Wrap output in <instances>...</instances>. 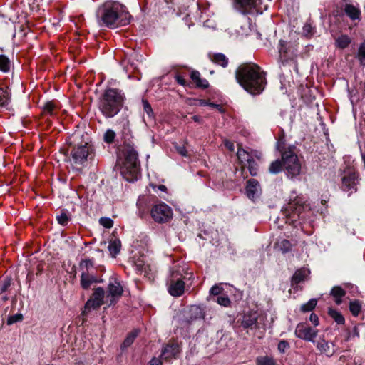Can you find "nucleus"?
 <instances>
[{"mask_svg":"<svg viewBox=\"0 0 365 365\" xmlns=\"http://www.w3.org/2000/svg\"><path fill=\"white\" fill-rule=\"evenodd\" d=\"M67 142L70 152L69 161L73 168L80 170L93 155V148L88 135L76 131L68 138Z\"/></svg>","mask_w":365,"mask_h":365,"instance_id":"nucleus-1","label":"nucleus"},{"mask_svg":"<svg viewBox=\"0 0 365 365\" xmlns=\"http://www.w3.org/2000/svg\"><path fill=\"white\" fill-rule=\"evenodd\" d=\"M237 82L252 95L260 93L266 85L265 74L256 64L240 67L236 72Z\"/></svg>","mask_w":365,"mask_h":365,"instance_id":"nucleus-2","label":"nucleus"},{"mask_svg":"<svg viewBox=\"0 0 365 365\" xmlns=\"http://www.w3.org/2000/svg\"><path fill=\"white\" fill-rule=\"evenodd\" d=\"M96 15L100 26L114 28L130 23V14L123 11L121 5L116 2H106L98 8Z\"/></svg>","mask_w":365,"mask_h":365,"instance_id":"nucleus-3","label":"nucleus"},{"mask_svg":"<svg viewBox=\"0 0 365 365\" xmlns=\"http://www.w3.org/2000/svg\"><path fill=\"white\" fill-rule=\"evenodd\" d=\"M125 98L122 91L117 88H107L99 98L98 109L106 118H113L120 111Z\"/></svg>","mask_w":365,"mask_h":365,"instance_id":"nucleus-4","label":"nucleus"},{"mask_svg":"<svg viewBox=\"0 0 365 365\" xmlns=\"http://www.w3.org/2000/svg\"><path fill=\"white\" fill-rule=\"evenodd\" d=\"M125 160L120 169L123 178L128 182H134L138 180L140 174V163L138 158L137 151L130 145H127L123 149Z\"/></svg>","mask_w":365,"mask_h":365,"instance_id":"nucleus-5","label":"nucleus"},{"mask_svg":"<svg viewBox=\"0 0 365 365\" xmlns=\"http://www.w3.org/2000/svg\"><path fill=\"white\" fill-rule=\"evenodd\" d=\"M237 156L242 165L247 166L251 175H257V164L255 159H260L261 153L259 152L257 150H248L242 148H238Z\"/></svg>","mask_w":365,"mask_h":365,"instance_id":"nucleus-6","label":"nucleus"},{"mask_svg":"<svg viewBox=\"0 0 365 365\" xmlns=\"http://www.w3.org/2000/svg\"><path fill=\"white\" fill-rule=\"evenodd\" d=\"M282 159L283 167L289 178H293L300 174L301 163L297 155L292 150L283 152Z\"/></svg>","mask_w":365,"mask_h":365,"instance_id":"nucleus-7","label":"nucleus"},{"mask_svg":"<svg viewBox=\"0 0 365 365\" xmlns=\"http://www.w3.org/2000/svg\"><path fill=\"white\" fill-rule=\"evenodd\" d=\"M304 200L301 196L291 197L288 206L285 208L284 215H286L290 222H294L300 217L304 207Z\"/></svg>","mask_w":365,"mask_h":365,"instance_id":"nucleus-8","label":"nucleus"},{"mask_svg":"<svg viewBox=\"0 0 365 365\" xmlns=\"http://www.w3.org/2000/svg\"><path fill=\"white\" fill-rule=\"evenodd\" d=\"M182 275V269L180 267H175L171 270L168 291L172 296L179 297L184 293L185 283L180 279Z\"/></svg>","mask_w":365,"mask_h":365,"instance_id":"nucleus-9","label":"nucleus"},{"mask_svg":"<svg viewBox=\"0 0 365 365\" xmlns=\"http://www.w3.org/2000/svg\"><path fill=\"white\" fill-rule=\"evenodd\" d=\"M153 219L159 223L167 222L173 217V210L164 202L155 205L150 211Z\"/></svg>","mask_w":365,"mask_h":365,"instance_id":"nucleus-10","label":"nucleus"},{"mask_svg":"<svg viewBox=\"0 0 365 365\" xmlns=\"http://www.w3.org/2000/svg\"><path fill=\"white\" fill-rule=\"evenodd\" d=\"M106 303V296L103 288L98 287L94 289L91 298L86 302L83 314H86L91 309H96L99 308L102 304Z\"/></svg>","mask_w":365,"mask_h":365,"instance_id":"nucleus-11","label":"nucleus"},{"mask_svg":"<svg viewBox=\"0 0 365 365\" xmlns=\"http://www.w3.org/2000/svg\"><path fill=\"white\" fill-rule=\"evenodd\" d=\"M123 289L119 281L115 278H110L108 284V294L106 303L108 306L115 304L123 294Z\"/></svg>","mask_w":365,"mask_h":365,"instance_id":"nucleus-12","label":"nucleus"},{"mask_svg":"<svg viewBox=\"0 0 365 365\" xmlns=\"http://www.w3.org/2000/svg\"><path fill=\"white\" fill-rule=\"evenodd\" d=\"M359 175L354 171L346 173L341 178V189L349 195L357 190Z\"/></svg>","mask_w":365,"mask_h":365,"instance_id":"nucleus-13","label":"nucleus"},{"mask_svg":"<svg viewBox=\"0 0 365 365\" xmlns=\"http://www.w3.org/2000/svg\"><path fill=\"white\" fill-rule=\"evenodd\" d=\"M294 334L299 339L314 343V339L318 334V331L306 324L300 323L296 327Z\"/></svg>","mask_w":365,"mask_h":365,"instance_id":"nucleus-14","label":"nucleus"},{"mask_svg":"<svg viewBox=\"0 0 365 365\" xmlns=\"http://www.w3.org/2000/svg\"><path fill=\"white\" fill-rule=\"evenodd\" d=\"M279 51L281 61L284 64L289 59H292L297 56V45L281 40L279 41Z\"/></svg>","mask_w":365,"mask_h":365,"instance_id":"nucleus-15","label":"nucleus"},{"mask_svg":"<svg viewBox=\"0 0 365 365\" xmlns=\"http://www.w3.org/2000/svg\"><path fill=\"white\" fill-rule=\"evenodd\" d=\"M246 193L247 197L252 200L259 197L261 187L257 180L250 179L247 182Z\"/></svg>","mask_w":365,"mask_h":365,"instance_id":"nucleus-16","label":"nucleus"},{"mask_svg":"<svg viewBox=\"0 0 365 365\" xmlns=\"http://www.w3.org/2000/svg\"><path fill=\"white\" fill-rule=\"evenodd\" d=\"M236 4L242 9V13H248L252 9H255L257 11H259L261 0H235Z\"/></svg>","mask_w":365,"mask_h":365,"instance_id":"nucleus-17","label":"nucleus"},{"mask_svg":"<svg viewBox=\"0 0 365 365\" xmlns=\"http://www.w3.org/2000/svg\"><path fill=\"white\" fill-rule=\"evenodd\" d=\"M258 314L255 312H248L243 316L241 324L244 328L257 329Z\"/></svg>","mask_w":365,"mask_h":365,"instance_id":"nucleus-18","label":"nucleus"},{"mask_svg":"<svg viewBox=\"0 0 365 365\" xmlns=\"http://www.w3.org/2000/svg\"><path fill=\"white\" fill-rule=\"evenodd\" d=\"M317 348L322 354L329 357L333 356L335 353L334 344L329 343L324 339H320L317 343Z\"/></svg>","mask_w":365,"mask_h":365,"instance_id":"nucleus-19","label":"nucleus"},{"mask_svg":"<svg viewBox=\"0 0 365 365\" xmlns=\"http://www.w3.org/2000/svg\"><path fill=\"white\" fill-rule=\"evenodd\" d=\"M179 352V346L177 344H168L163 348L161 357L165 360H169L175 358Z\"/></svg>","mask_w":365,"mask_h":365,"instance_id":"nucleus-20","label":"nucleus"},{"mask_svg":"<svg viewBox=\"0 0 365 365\" xmlns=\"http://www.w3.org/2000/svg\"><path fill=\"white\" fill-rule=\"evenodd\" d=\"M96 278L87 272L83 271L81 277V286L83 289H88L93 283L97 282Z\"/></svg>","mask_w":365,"mask_h":365,"instance_id":"nucleus-21","label":"nucleus"},{"mask_svg":"<svg viewBox=\"0 0 365 365\" xmlns=\"http://www.w3.org/2000/svg\"><path fill=\"white\" fill-rule=\"evenodd\" d=\"M344 11L345 14L351 19L356 20L360 18V10L358 7L351 4H346L344 6Z\"/></svg>","mask_w":365,"mask_h":365,"instance_id":"nucleus-22","label":"nucleus"},{"mask_svg":"<svg viewBox=\"0 0 365 365\" xmlns=\"http://www.w3.org/2000/svg\"><path fill=\"white\" fill-rule=\"evenodd\" d=\"M121 242L119 239L111 240L108 249L113 257H115L120 251Z\"/></svg>","mask_w":365,"mask_h":365,"instance_id":"nucleus-23","label":"nucleus"},{"mask_svg":"<svg viewBox=\"0 0 365 365\" xmlns=\"http://www.w3.org/2000/svg\"><path fill=\"white\" fill-rule=\"evenodd\" d=\"M309 272L306 269H301L295 272L292 277V283L298 284L306 279Z\"/></svg>","mask_w":365,"mask_h":365,"instance_id":"nucleus-24","label":"nucleus"},{"mask_svg":"<svg viewBox=\"0 0 365 365\" xmlns=\"http://www.w3.org/2000/svg\"><path fill=\"white\" fill-rule=\"evenodd\" d=\"M255 362L256 365H278L276 360L269 356H257Z\"/></svg>","mask_w":365,"mask_h":365,"instance_id":"nucleus-25","label":"nucleus"},{"mask_svg":"<svg viewBox=\"0 0 365 365\" xmlns=\"http://www.w3.org/2000/svg\"><path fill=\"white\" fill-rule=\"evenodd\" d=\"M190 78L199 87L207 88L208 86L207 81L201 79L200 73L197 71H193L191 72Z\"/></svg>","mask_w":365,"mask_h":365,"instance_id":"nucleus-26","label":"nucleus"},{"mask_svg":"<svg viewBox=\"0 0 365 365\" xmlns=\"http://www.w3.org/2000/svg\"><path fill=\"white\" fill-rule=\"evenodd\" d=\"M211 60L216 64L220 65L222 67H226L228 64V58L222 53H215L210 56Z\"/></svg>","mask_w":365,"mask_h":365,"instance_id":"nucleus-27","label":"nucleus"},{"mask_svg":"<svg viewBox=\"0 0 365 365\" xmlns=\"http://www.w3.org/2000/svg\"><path fill=\"white\" fill-rule=\"evenodd\" d=\"M345 291L340 287H334L331 291V294L335 298L337 304L341 303V298L345 295Z\"/></svg>","mask_w":365,"mask_h":365,"instance_id":"nucleus-28","label":"nucleus"},{"mask_svg":"<svg viewBox=\"0 0 365 365\" xmlns=\"http://www.w3.org/2000/svg\"><path fill=\"white\" fill-rule=\"evenodd\" d=\"M292 245L285 239L279 240L276 244V247L283 253L288 252L291 250Z\"/></svg>","mask_w":365,"mask_h":365,"instance_id":"nucleus-29","label":"nucleus"},{"mask_svg":"<svg viewBox=\"0 0 365 365\" xmlns=\"http://www.w3.org/2000/svg\"><path fill=\"white\" fill-rule=\"evenodd\" d=\"M135 270L138 274H146L149 266L145 264L143 259H138L135 262Z\"/></svg>","mask_w":365,"mask_h":365,"instance_id":"nucleus-30","label":"nucleus"},{"mask_svg":"<svg viewBox=\"0 0 365 365\" xmlns=\"http://www.w3.org/2000/svg\"><path fill=\"white\" fill-rule=\"evenodd\" d=\"M351 43V38L346 35H341L336 39V45L340 48H346Z\"/></svg>","mask_w":365,"mask_h":365,"instance_id":"nucleus-31","label":"nucleus"},{"mask_svg":"<svg viewBox=\"0 0 365 365\" xmlns=\"http://www.w3.org/2000/svg\"><path fill=\"white\" fill-rule=\"evenodd\" d=\"M10 101V93L7 89L0 88V107L5 106Z\"/></svg>","mask_w":365,"mask_h":365,"instance_id":"nucleus-32","label":"nucleus"},{"mask_svg":"<svg viewBox=\"0 0 365 365\" xmlns=\"http://www.w3.org/2000/svg\"><path fill=\"white\" fill-rule=\"evenodd\" d=\"M10 66L9 59L4 55H0V70L3 72H8Z\"/></svg>","mask_w":365,"mask_h":365,"instance_id":"nucleus-33","label":"nucleus"},{"mask_svg":"<svg viewBox=\"0 0 365 365\" xmlns=\"http://www.w3.org/2000/svg\"><path fill=\"white\" fill-rule=\"evenodd\" d=\"M282 166L283 162L282 163L279 160H274L271 163L269 168V171L272 174H277L282 170Z\"/></svg>","mask_w":365,"mask_h":365,"instance_id":"nucleus-34","label":"nucleus"},{"mask_svg":"<svg viewBox=\"0 0 365 365\" xmlns=\"http://www.w3.org/2000/svg\"><path fill=\"white\" fill-rule=\"evenodd\" d=\"M329 314L335 320L337 324H342L344 323L345 319L344 317L336 310L329 309Z\"/></svg>","mask_w":365,"mask_h":365,"instance_id":"nucleus-35","label":"nucleus"},{"mask_svg":"<svg viewBox=\"0 0 365 365\" xmlns=\"http://www.w3.org/2000/svg\"><path fill=\"white\" fill-rule=\"evenodd\" d=\"M314 34V28L312 26V25L309 22L305 23L302 27V35L307 38H309L312 36Z\"/></svg>","mask_w":365,"mask_h":365,"instance_id":"nucleus-36","label":"nucleus"},{"mask_svg":"<svg viewBox=\"0 0 365 365\" xmlns=\"http://www.w3.org/2000/svg\"><path fill=\"white\" fill-rule=\"evenodd\" d=\"M138 334V331L137 330L133 331L129 335L126 337V339L124 340L122 347L123 348H127L130 346L134 341L135 339Z\"/></svg>","mask_w":365,"mask_h":365,"instance_id":"nucleus-37","label":"nucleus"},{"mask_svg":"<svg viewBox=\"0 0 365 365\" xmlns=\"http://www.w3.org/2000/svg\"><path fill=\"white\" fill-rule=\"evenodd\" d=\"M361 304L359 301H352L349 304V309L354 316H357L361 311Z\"/></svg>","mask_w":365,"mask_h":365,"instance_id":"nucleus-38","label":"nucleus"},{"mask_svg":"<svg viewBox=\"0 0 365 365\" xmlns=\"http://www.w3.org/2000/svg\"><path fill=\"white\" fill-rule=\"evenodd\" d=\"M317 303V302L315 299H311L309 302L301 306V310L302 312L312 311L316 307Z\"/></svg>","mask_w":365,"mask_h":365,"instance_id":"nucleus-39","label":"nucleus"},{"mask_svg":"<svg viewBox=\"0 0 365 365\" xmlns=\"http://www.w3.org/2000/svg\"><path fill=\"white\" fill-rule=\"evenodd\" d=\"M115 138V133L111 129H108L103 135V140L107 143H113Z\"/></svg>","mask_w":365,"mask_h":365,"instance_id":"nucleus-40","label":"nucleus"},{"mask_svg":"<svg viewBox=\"0 0 365 365\" xmlns=\"http://www.w3.org/2000/svg\"><path fill=\"white\" fill-rule=\"evenodd\" d=\"M215 301L217 304L223 307H228L230 304V299L225 295L217 297Z\"/></svg>","mask_w":365,"mask_h":365,"instance_id":"nucleus-41","label":"nucleus"},{"mask_svg":"<svg viewBox=\"0 0 365 365\" xmlns=\"http://www.w3.org/2000/svg\"><path fill=\"white\" fill-rule=\"evenodd\" d=\"M93 263L91 259H83L80 263V268L85 272H88L90 267H93Z\"/></svg>","mask_w":365,"mask_h":365,"instance_id":"nucleus-42","label":"nucleus"},{"mask_svg":"<svg viewBox=\"0 0 365 365\" xmlns=\"http://www.w3.org/2000/svg\"><path fill=\"white\" fill-rule=\"evenodd\" d=\"M99 223L106 228H111L113 226V220L109 217H101Z\"/></svg>","mask_w":365,"mask_h":365,"instance_id":"nucleus-43","label":"nucleus"},{"mask_svg":"<svg viewBox=\"0 0 365 365\" xmlns=\"http://www.w3.org/2000/svg\"><path fill=\"white\" fill-rule=\"evenodd\" d=\"M56 220H57L58 224H60L61 225H63V226L66 225L68 223L69 220H70V219H69L68 216L67 215V214H66L64 212L61 213L59 215H57L56 216Z\"/></svg>","mask_w":365,"mask_h":365,"instance_id":"nucleus-44","label":"nucleus"},{"mask_svg":"<svg viewBox=\"0 0 365 365\" xmlns=\"http://www.w3.org/2000/svg\"><path fill=\"white\" fill-rule=\"evenodd\" d=\"M55 104L53 102L50 101L45 103L43 106V110L44 112L48 113L50 115H53V111L55 109Z\"/></svg>","mask_w":365,"mask_h":365,"instance_id":"nucleus-45","label":"nucleus"},{"mask_svg":"<svg viewBox=\"0 0 365 365\" xmlns=\"http://www.w3.org/2000/svg\"><path fill=\"white\" fill-rule=\"evenodd\" d=\"M355 337H356V338L359 337V333L358 329L356 327H354L353 328L351 331L348 333L346 340L349 341Z\"/></svg>","mask_w":365,"mask_h":365,"instance_id":"nucleus-46","label":"nucleus"},{"mask_svg":"<svg viewBox=\"0 0 365 365\" xmlns=\"http://www.w3.org/2000/svg\"><path fill=\"white\" fill-rule=\"evenodd\" d=\"M143 105L144 110L146 112L147 115L150 118L153 117V113L152 108H151L150 105L149 104V103L147 101H143Z\"/></svg>","mask_w":365,"mask_h":365,"instance_id":"nucleus-47","label":"nucleus"},{"mask_svg":"<svg viewBox=\"0 0 365 365\" xmlns=\"http://www.w3.org/2000/svg\"><path fill=\"white\" fill-rule=\"evenodd\" d=\"M289 347L288 342L286 341H280L278 344L277 349L279 352L284 353L285 351Z\"/></svg>","mask_w":365,"mask_h":365,"instance_id":"nucleus-48","label":"nucleus"},{"mask_svg":"<svg viewBox=\"0 0 365 365\" xmlns=\"http://www.w3.org/2000/svg\"><path fill=\"white\" fill-rule=\"evenodd\" d=\"M358 56L361 62L365 59V41L360 45Z\"/></svg>","mask_w":365,"mask_h":365,"instance_id":"nucleus-49","label":"nucleus"},{"mask_svg":"<svg viewBox=\"0 0 365 365\" xmlns=\"http://www.w3.org/2000/svg\"><path fill=\"white\" fill-rule=\"evenodd\" d=\"M222 290H223L222 287H220L217 284H215L211 287V289L210 290V294L217 296V295H219L222 292Z\"/></svg>","mask_w":365,"mask_h":365,"instance_id":"nucleus-50","label":"nucleus"},{"mask_svg":"<svg viewBox=\"0 0 365 365\" xmlns=\"http://www.w3.org/2000/svg\"><path fill=\"white\" fill-rule=\"evenodd\" d=\"M175 148L177 152L182 156L186 157L187 155V151L185 145H175Z\"/></svg>","mask_w":365,"mask_h":365,"instance_id":"nucleus-51","label":"nucleus"},{"mask_svg":"<svg viewBox=\"0 0 365 365\" xmlns=\"http://www.w3.org/2000/svg\"><path fill=\"white\" fill-rule=\"evenodd\" d=\"M22 319H23V317H22L21 314L13 315L8 319V324H14L15 322L22 320Z\"/></svg>","mask_w":365,"mask_h":365,"instance_id":"nucleus-52","label":"nucleus"},{"mask_svg":"<svg viewBox=\"0 0 365 365\" xmlns=\"http://www.w3.org/2000/svg\"><path fill=\"white\" fill-rule=\"evenodd\" d=\"M309 319L314 324V326H317L319 324V318L315 314L312 313L309 317Z\"/></svg>","mask_w":365,"mask_h":365,"instance_id":"nucleus-53","label":"nucleus"},{"mask_svg":"<svg viewBox=\"0 0 365 365\" xmlns=\"http://www.w3.org/2000/svg\"><path fill=\"white\" fill-rule=\"evenodd\" d=\"M224 145L230 151H233L234 150V148H235V146H234V144L233 143L227 140H224Z\"/></svg>","mask_w":365,"mask_h":365,"instance_id":"nucleus-54","label":"nucleus"},{"mask_svg":"<svg viewBox=\"0 0 365 365\" xmlns=\"http://www.w3.org/2000/svg\"><path fill=\"white\" fill-rule=\"evenodd\" d=\"M148 365H162V361L158 358H153Z\"/></svg>","mask_w":365,"mask_h":365,"instance_id":"nucleus-55","label":"nucleus"},{"mask_svg":"<svg viewBox=\"0 0 365 365\" xmlns=\"http://www.w3.org/2000/svg\"><path fill=\"white\" fill-rule=\"evenodd\" d=\"M175 79L177 82L182 86H185L186 84L185 80L180 76H176Z\"/></svg>","mask_w":365,"mask_h":365,"instance_id":"nucleus-56","label":"nucleus"},{"mask_svg":"<svg viewBox=\"0 0 365 365\" xmlns=\"http://www.w3.org/2000/svg\"><path fill=\"white\" fill-rule=\"evenodd\" d=\"M209 106L212 107V108H217L218 109L220 112H222V107L218 105V104H215V103H209Z\"/></svg>","mask_w":365,"mask_h":365,"instance_id":"nucleus-57","label":"nucleus"},{"mask_svg":"<svg viewBox=\"0 0 365 365\" xmlns=\"http://www.w3.org/2000/svg\"><path fill=\"white\" fill-rule=\"evenodd\" d=\"M158 189L161 191L165 192L166 190V187L165 185H161L158 187Z\"/></svg>","mask_w":365,"mask_h":365,"instance_id":"nucleus-58","label":"nucleus"},{"mask_svg":"<svg viewBox=\"0 0 365 365\" xmlns=\"http://www.w3.org/2000/svg\"><path fill=\"white\" fill-rule=\"evenodd\" d=\"M192 119H193V120H194V121H195V122H200V117H199V116H197V115H194V116L192 117Z\"/></svg>","mask_w":365,"mask_h":365,"instance_id":"nucleus-59","label":"nucleus"},{"mask_svg":"<svg viewBox=\"0 0 365 365\" xmlns=\"http://www.w3.org/2000/svg\"><path fill=\"white\" fill-rule=\"evenodd\" d=\"M200 105L201 106H209V103L206 102L205 101H201Z\"/></svg>","mask_w":365,"mask_h":365,"instance_id":"nucleus-60","label":"nucleus"},{"mask_svg":"<svg viewBox=\"0 0 365 365\" xmlns=\"http://www.w3.org/2000/svg\"><path fill=\"white\" fill-rule=\"evenodd\" d=\"M9 284H6V285H4V289H6V287L9 285Z\"/></svg>","mask_w":365,"mask_h":365,"instance_id":"nucleus-61","label":"nucleus"}]
</instances>
